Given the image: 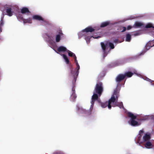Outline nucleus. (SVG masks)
I'll use <instances>...</instances> for the list:
<instances>
[{
  "instance_id": "1a4fd4ad",
  "label": "nucleus",
  "mask_w": 154,
  "mask_h": 154,
  "mask_svg": "<svg viewBox=\"0 0 154 154\" xmlns=\"http://www.w3.org/2000/svg\"><path fill=\"white\" fill-rule=\"evenodd\" d=\"M32 18L40 22L43 25H46L49 24L50 23L47 20H45L40 16L38 15H34L32 16Z\"/></svg>"
},
{
  "instance_id": "2eb2a0df",
  "label": "nucleus",
  "mask_w": 154,
  "mask_h": 154,
  "mask_svg": "<svg viewBox=\"0 0 154 154\" xmlns=\"http://www.w3.org/2000/svg\"><path fill=\"white\" fill-rule=\"evenodd\" d=\"M144 117L145 120L150 119L154 120V114H153L150 115H146L144 116Z\"/></svg>"
},
{
  "instance_id": "4468645a",
  "label": "nucleus",
  "mask_w": 154,
  "mask_h": 154,
  "mask_svg": "<svg viewBox=\"0 0 154 154\" xmlns=\"http://www.w3.org/2000/svg\"><path fill=\"white\" fill-rule=\"evenodd\" d=\"M7 14L10 17L12 16L13 14V12L11 7H8L6 9Z\"/></svg>"
},
{
  "instance_id": "393cba45",
  "label": "nucleus",
  "mask_w": 154,
  "mask_h": 154,
  "mask_svg": "<svg viewBox=\"0 0 154 154\" xmlns=\"http://www.w3.org/2000/svg\"><path fill=\"white\" fill-rule=\"evenodd\" d=\"M135 18V16H131L130 17H129L128 18H127L126 19L124 20H123L122 22H124V21L128 20H131L133 19H134Z\"/></svg>"
},
{
  "instance_id": "aec40b11",
  "label": "nucleus",
  "mask_w": 154,
  "mask_h": 154,
  "mask_svg": "<svg viewBox=\"0 0 154 154\" xmlns=\"http://www.w3.org/2000/svg\"><path fill=\"white\" fill-rule=\"evenodd\" d=\"M17 17L18 19V20L20 21H23L24 20V18H23V15L21 14H18L17 15Z\"/></svg>"
},
{
  "instance_id": "5701e85b",
  "label": "nucleus",
  "mask_w": 154,
  "mask_h": 154,
  "mask_svg": "<svg viewBox=\"0 0 154 154\" xmlns=\"http://www.w3.org/2000/svg\"><path fill=\"white\" fill-rule=\"evenodd\" d=\"M131 35L129 34H127L126 35L125 40L126 42H129L131 41Z\"/></svg>"
},
{
  "instance_id": "b1692460",
  "label": "nucleus",
  "mask_w": 154,
  "mask_h": 154,
  "mask_svg": "<svg viewBox=\"0 0 154 154\" xmlns=\"http://www.w3.org/2000/svg\"><path fill=\"white\" fill-rule=\"evenodd\" d=\"M145 27L146 28H152L154 29V26H153V24L150 23L147 24L145 26Z\"/></svg>"
},
{
  "instance_id": "f03ea898",
  "label": "nucleus",
  "mask_w": 154,
  "mask_h": 154,
  "mask_svg": "<svg viewBox=\"0 0 154 154\" xmlns=\"http://www.w3.org/2000/svg\"><path fill=\"white\" fill-rule=\"evenodd\" d=\"M95 92H94L91 98V105L89 109V111H88L83 109L82 107L77 106L76 111L77 113L79 114H85L88 115H89L91 114V112L92 110L94 105L95 100H97L101 106L103 108L106 107L108 106V102L105 103H101L100 99L98 98V96L96 93L98 94L99 96H100L103 91L102 84L101 82H99L96 85L95 88Z\"/></svg>"
},
{
  "instance_id": "7ed1b4c3",
  "label": "nucleus",
  "mask_w": 154,
  "mask_h": 154,
  "mask_svg": "<svg viewBox=\"0 0 154 154\" xmlns=\"http://www.w3.org/2000/svg\"><path fill=\"white\" fill-rule=\"evenodd\" d=\"M144 131L143 129L140 130L138 134L135 138V141L137 144L143 143L145 147L148 149L152 148L153 146L152 143L150 141V138L149 134H145L143 135Z\"/></svg>"
},
{
  "instance_id": "a211bd4d",
  "label": "nucleus",
  "mask_w": 154,
  "mask_h": 154,
  "mask_svg": "<svg viewBox=\"0 0 154 154\" xmlns=\"http://www.w3.org/2000/svg\"><path fill=\"white\" fill-rule=\"evenodd\" d=\"M4 17V15H3L1 18V20L0 21V32H2V28L4 24L3 21V19Z\"/></svg>"
},
{
  "instance_id": "9b49d317",
  "label": "nucleus",
  "mask_w": 154,
  "mask_h": 154,
  "mask_svg": "<svg viewBox=\"0 0 154 154\" xmlns=\"http://www.w3.org/2000/svg\"><path fill=\"white\" fill-rule=\"evenodd\" d=\"M132 72H128L125 73L124 75H125V77H131L134 74L136 75L137 76L141 77L142 76L140 73L138 72L137 70L134 69L132 71Z\"/></svg>"
},
{
  "instance_id": "a878e982",
  "label": "nucleus",
  "mask_w": 154,
  "mask_h": 154,
  "mask_svg": "<svg viewBox=\"0 0 154 154\" xmlns=\"http://www.w3.org/2000/svg\"><path fill=\"white\" fill-rule=\"evenodd\" d=\"M141 33V32L140 31H138L134 32V35L135 36L139 35H140Z\"/></svg>"
},
{
  "instance_id": "6ab92c4d",
  "label": "nucleus",
  "mask_w": 154,
  "mask_h": 154,
  "mask_svg": "<svg viewBox=\"0 0 154 154\" xmlns=\"http://www.w3.org/2000/svg\"><path fill=\"white\" fill-rule=\"evenodd\" d=\"M142 78L144 80L150 82L152 86H154V81H152L146 77H142Z\"/></svg>"
},
{
  "instance_id": "c756f323",
  "label": "nucleus",
  "mask_w": 154,
  "mask_h": 154,
  "mask_svg": "<svg viewBox=\"0 0 154 154\" xmlns=\"http://www.w3.org/2000/svg\"><path fill=\"white\" fill-rule=\"evenodd\" d=\"M122 28L123 29V30L122 31V32H124L126 30V28L125 27H123Z\"/></svg>"
},
{
  "instance_id": "39448f33",
  "label": "nucleus",
  "mask_w": 154,
  "mask_h": 154,
  "mask_svg": "<svg viewBox=\"0 0 154 154\" xmlns=\"http://www.w3.org/2000/svg\"><path fill=\"white\" fill-rule=\"evenodd\" d=\"M119 91L116 89L114 90L111 98L108 102V107L110 109L111 107H115L118 106L120 109H124V106L122 102H118V98L119 96Z\"/></svg>"
},
{
  "instance_id": "412c9836",
  "label": "nucleus",
  "mask_w": 154,
  "mask_h": 154,
  "mask_svg": "<svg viewBox=\"0 0 154 154\" xmlns=\"http://www.w3.org/2000/svg\"><path fill=\"white\" fill-rule=\"evenodd\" d=\"M67 53H68V55L70 57H73L74 58L75 57H76L75 54L74 53L72 52V51L68 50Z\"/></svg>"
},
{
  "instance_id": "f8f14e48",
  "label": "nucleus",
  "mask_w": 154,
  "mask_h": 154,
  "mask_svg": "<svg viewBox=\"0 0 154 154\" xmlns=\"http://www.w3.org/2000/svg\"><path fill=\"white\" fill-rule=\"evenodd\" d=\"M21 12L23 14H26L27 15L30 14V12L28 8L26 7H23L21 9Z\"/></svg>"
},
{
  "instance_id": "dca6fc26",
  "label": "nucleus",
  "mask_w": 154,
  "mask_h": 154,
  "mask_svg": "<svg viewBox=\"0 0 154 154\" xmlns=\"http://www.w3.org/2000/svg\"><path fill=\"white\" fill-rule=\"evenodd\" d=\"M134 27L136 28H138L141 27H143V23L141 22H137L135 23L134 26Z\"/></svg>"
},
{
  "instance_id": "0eeeda50",
  "label": "nucleus",
  "mask_w": 154,
  "mask_h": 154,
  "mask_svg": "<svg viewBox=\"0 0 154 154\" xmlns=\"http://www.w3.org/2000/svg\"><path fill=\"white\" fill-rule=\"evenodd\" d=\"M74 59V61L76 65V68L74 69L72 67L71 68L70 71L69 73L70 77L72 79H74V82H75L77 77L79 74V70L80 68L78 61L76 59V57L73 58Z\"/></svg>"
},
{
  "instance_id": "6e6552de",
  "label": "nucleus",
  "mask_w": 154,
  "mask_h": 154,
  "mask_svg": "<svg viewBox=\"0 0 154 154\" xmlns=\"http://www.w3.org/2000/svg\"><path fill=\"white\" fill-rule=\"evenodd\" d=\"M101 45L102 50L103 51V56L105 57L107 54L108 51H107V48L109 47L111 49H113L114 48L113 44L108 41H105L101 43Z\"/></svg>"
},
{
  "instance_id": "f3484780",
  "label": "nucleus",
  "mask_w": 154,
  "mask_h": 154,
  "mask_svg": "<svg viewBox=\"0 0 154 154\" xmlns=\"http://www.w3.org/2000/svg\"><path fill=\"white\" fill-rule=\"evenodd\" d=\"M110 24V22L109 21L102 22L100 24V27L102 28L105 27Z\"/></svg>"
},
{
  "instance_id": "c85d7f7f",
  "label": "nucleus",
  "mask_w": 154,
  "mask_h": 154,
  "mask_svg": "<svg viewBox=\"0 0 154 154\" xmlns=\"http://www.w3.org/2000/svg\"><path fill=\"white\" fill-rule=\"evenodd\" d=\"M132 28V27L130 26H128V27H127V30H129L130 29H131V28Z\"/></svg>"
},
{
  "instance_id": "cd10ccee",
  "label": "nucleus",
  "mask_w": 154,
  "mask_h": 154,
  "mask_svg": "<svg viewBox=\"0 0 154 154\" xmlns=\"http://www.w3.org/2000/svg\"><path fill=\"white\" fill-rule=\"evenodd\" d=\"M123 62L122 61H119L118 63L117 64V65H120L123 63Z\"/></svg>"
},
{
  "instance_id": "20e7f679",
  "label": "nucleus",
  "mask_w": 154,
  "mask_h": 154,
  "mask_svg": "<svg viewBox=\"0 0 154 154\" xmlns=\"http://www.w3.org/2000/svg\"><path fill=\"white\" fill-rule=\"evenodd\" d=\"M96 29V28H93L91 26L88 27L85 29L79 32L78 33L79 38H81L82 37H84L86 41L87 44L89 43L90 39L92 38H100L99 36H96L94 35L91 36L89 33V32H91Z\"/></svg>"
},
{
  "instance_id": "f257e3e1",
  "label": "nucleus",
  "mask_w": 154,
  "mask_h": 154,
  "mask_svg": "<svg viewBox=\"0 0 154 154\" xmlns=\"http://www.w3.org/2000/svg\"><path fill=\"white\" fill-rule=\"evenodd\" d=\"M46 35L47 38L45 37V36H43L44 40L48 43L49 46L52 48L56 53L62 57L66 64H68L69 63V60L68 57L66 54H63L65 52H67L68 50L66 47L61 45L58 47L57 49H56L57 46L56 42H59L61 38L64 37V34L61 29L60 28L57 29V33L55 37V39L50 34H47Z\"/></svg>"
},
{
  "instance_id": "2f4dec72",
  "label": "nucleus",
  "mask_w": 154,
  "mask_h": 154,
  "mask_svg": "<svg viewBox=\"0 0 154 154\" xmlns=\"http://www.w3.org/2000/svg\"><path fill=\"white\" fill-rule=\"evenodd\" d=\"M100 29V27H98V29Z\"/></svg>"
},
{
  "instance_id": "423d86ee",
  "label": "nucleus",
  "mask_w": 154,
  "mask_h": 154,
  "mask_svg": "<svg viewBox=\"0 0 154 154\" xmlns=\"http://www.w3.org/2000/svg\"><path fill=\"white\" fill-rule=\"evenodd\" d=\"M128 116L131 118L130 120L128 121L129 124L133 126H137L140 125L142 122L145 120L144 117L139 119H136L137 115L134 114L132 112H128L127 113Z\"/></svg>"
},
{
  "instance_id": "bb28decb",
  "label": "nucleus",
  "mask_w": 154,
  "mask_h": 154,
  "mask_svg": "<svg viewBox=\"0 0 154 154\" xmlns=\"http://www.w3.org/2000/svg\"><path fill=\"white\" fill-rule=\"evenodd\" d=\"M54 154H63V152L59 151L55 152Z\"/></svg>"
},
{
  "instance_id": "ddd939ff",
  "label": "nucleus",
  "mask_w": 154,
  "mask_h": 154,
  "mask_svg": "<svg viewBox=\"0 0 154 154\" xmlns=\"http://www.w3.org/2000/svg\"><path fill=\"white\" fill-rule=\"evenodd\" d=\"M125 78V75L124 74H120L116 77V81L117 82H119Z\"/></svg>"
},
{
  "instance_id": "9d476101",
  "label": "nucleus",
  "mask_w": 154,
  "mask_h": 154,
  "mask_svg": "<svg viewBox=\"0 0 154 154\" xmlns=\"http://www.w3.org/2000/svg\"><path fill=\"white\" fill-rule=\"evenodd\" d=\"M72 79V94L71 95L70 97V100L72 101H74L75 100L76 98V96L75 93V89L74 88L75 84V82H74V79Z\"/></svg>"
},
{
  "instance_id": "7c9ffc66",
  "label": "nucleus",
  "mask_w": 154,
  "mask_h": 154,
  "mask_svg": "<svg viewBox=\"0 0 154 154\" xmlns=\"http://www.w3.org/2000/svg\"><path fill=\"white\" fill-rule=\"evenodd\" d=\"M114 43H120V42H119L118 40L117 39H116L114 40Z\"/></svg>"
},
{
  "instance_id": "4be33fe9",
  "label": "nucleus",
  "mask_w": 154,
  "mask_h": 154,
  "mask_svg": "<svg viewBox=\"0 0 154 154\" xmlns=\"http://www.w3.org/2000/svg\"><path fill=\"white\" fill-rule=\"evenodd\" d=\"M23 22L24 23H32V18L31 17H29L27 19H24L23 20Z\"/></svg>"
}]
</instances>
